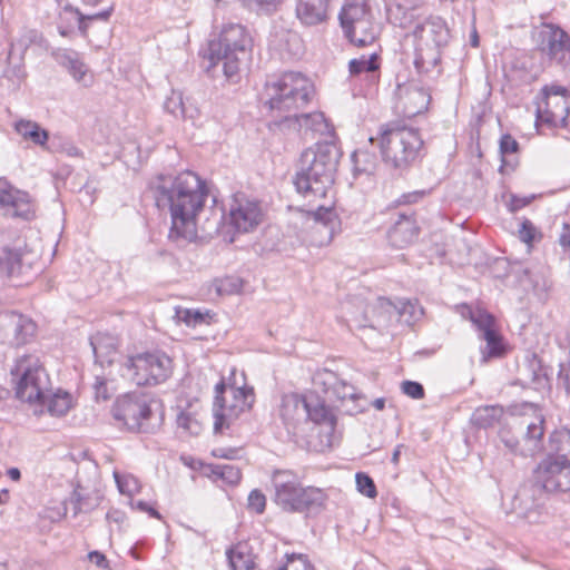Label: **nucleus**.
<instances>
[{
	"label": "nucleus",
	"mask_w": 570,
	"mask_h": 570,
	"mask_svg": "<svg viewBox=\"0 0 570 570\" xmlns=\"http://www.w3.org/2000/svg\"><path fill=\"white\" fill-rule=\"evenodd\" d=\"M14 131L26 141L47 150L49 131L42 128L37 121L19 119L13 124Z\"/></svg>",
	"instance_id": "obj_31"
},
{
	"label": "nucleus",
	"mask_w": 570,
	"mask_h": 570,
	"mask_svg": "<svg viewBox=\"0 0 570 570\" xmlns=\"http://www.w3.org/2000/svg\"><path fill=\"white\" fill-rule=\"evenodd\" d=\"M305 417L320 425L322 431L331 438L335 432L336 416L332 410L318 399H308Z\"/></svg>",
	"instance_id": "obj_27"
},
{
	"label": "nucleus",
	"mask_w": 570,
	"mask_h": 570,
	"mask_svg": "<svg viewBox=\"0 0 570 570\" xmlns=\"http://www.w3.org/2000/svg\"><path fill=\"white\" fill-rule=\"evenodd\" d=\"M70 503L72 504L73 513L88 512L95 508L88 493L81 485H77L71 493Z\"/></svg>",
	"instance_id": "obj_47"
},
{
	"label": "nucleus",
	"mask_w": 570,
	"mask_h": 570,
	"mask_svg": "<svg viewBox=\"0 0 570 570\" xmlns=\"http://www.w3.org/2000/svg\"><path fill=\"white\" fill-rule=\"evenodd\" d=\"M341 153L333 142H317L302 151L294 185L309 202L325 198L334 184Z\"/></svg>",
	"instance_id": "obj_2"
},
{
	"label": "nucleus",
	"mask_w": 570,
	"mask_h": 570,
	"mask_svg": "<svg viewBox=\"0 0 570 570\" xmlns=\"http://www.w3.org/2000/svg\"><path fill=\"white\" fill-rule=\"evenodd\" d=\"M380 303L382 307L393 308L400 321L407 325L415 324L424 314V309L417 299H397L392 303L390 299L382 298Z\"/></svg>",
	"instance_id": "obj_30"
},
{
	"label": "nucleus",
	"mask_w": 570,
	"mask_h": 570,
	"mask_svg": "<svg viewBox=\"0 0 570 570\" xmlns=\"http://www.w3.org/2000/svg\"><path fill=\"white\" fill-rule=\"evenodd\" d=\"M379 147L383 163L400 174L424 156V141L419 129L400 124H386L382 127Z\"/></svg>",
	"instance_id": "obj_5"
},
{
	"label": "nucleus",
	"mask_w": 570,
	"mask_h": 570,
	"mask_svg": "<svg viewBox=\"0 0 570 570\" xmlns=\"http://www.w3.org/2000/svg\"><path fill=\"white\" fill-rule=\"evenodd\" d=\"M518 234H519L520 240L530 245L532 242H534V239L538 235V229L532 224L531 220H529L528 218H523V220L520 224Z\"/></svg>",
	"instance_id": "obj_58"
},
{
	"label": "nucleus",
	"mask_w": 570,
	"mask_h": 570,
	"mask_svg": "<svg viewBox=\"0 0 570 570\" xmlns=\"http://www.w3.org/2000/svg\"><path fill=\"white\" fill-rule=\"evenodd\" d=\"M95 360L101 366L111 364L117 353V340L109 334L98 333L90 338Z\"/></svg>",
	"instance_id": "obj_34"
},
{
	"label": "nucleus",
	"mask_w": 570,
	"mask_h": 570,
	"mask_svg": "<svg viewBox=\"0 0 570 570\" xmlns=\"http://www.w3.org/2000/svg\"><path fill=\"white\" fill-rule=\"evenodd\" d=\"M16 383V396L24 402H45L49 393V376L37 354L17 357L10 371Z\"/></svg>",
	"instance_id": "obj_8"
},
{
	"label": "nucleus",
	"mask_w": 570,
	"mask_h": 570,
	"mask_svg": "<svg viewBox=\"0 0 570 570\" xmlns=\"http://www.w3.org/2000/svg\"><path fill=\"white\" fill-rule=\"evenodd\" d=\"M125 375L138 386L165 382L171 374L173 361L163 351L155 350L129 356L124 363Z\"/></svg>",
	"instance_id": "obj_12"
},
{
	"label": "nucleus",
	"mask_w": 570,
	"mask_h": 570,
	"mask_svg": "<svg viewBox=\"0 0 570 570\" xmlns=\"http://www.w3.org/2000/svg\"><path fill=\"white\" fill-rule=\"evenodd\" d=\"M209 317L208 312H202L200 309L195 308H184L180 306L175 307L174 318L189 327H196L197 325L208 323L207 318Z\"/></svg>",
	"instance_id": "obj_42"
},
{
	"label": "nucleus",
	"mask_w": 570,
	"mask_h": 570,
	"mask_svg": "<svg viewBox=\"0 0 570 570\" xmlns=\"http://www.w3.org/2000/svg\"><path fill=\"white\" fill-rule=\"evenodd\" d=\"M51 56L58 65L68 70L77 82L85 81L88 69L81 61L79 52L72 49L58 48L51 52Z\"/></svg>",
	"instance_id": "obj_29"
},
{
	"label": "nucleus",
	"mask_w": 570,
	"mask_h": 570,
	"mask_svg": "<svg viewBox=\"0 0 570 570\" xmlns=\"http://www.w3.org/2000/svg\"><path fill=\"white\" fill-rule=\"evenodd\" d=\"M277 570H314V566L306 554L286 553L285 562Z\"/></svg>",
	"instance_id": "obj_48"
},
{
	"label": "nucleus",
	"mask_w": 570,
	"mask_h": 570,
	"mask_svg": "<svg viewBox=\"0 0 570 570\" xmlns=\"http://www.w3.org/2000/svg\"><path fill=\"white\" fill-rule=\"evenodd\" d=\"M176 423L178 428L188 431L191 434H197L199 432V424L195 417L191 416L190 413L181 411L176 419Z\"/></svg>",
	"instance_id": "obj_59"
},
{
	"label": "nucleus",
	"mask_w": 570,
	"mask_h": 570,
	"mask_svg": "<svg viewBox=\"0 0 570 570\" xmlns=\"http://www.w3.org/2000/svg\"><path fill=\"white\" fill-rule=\"evenodd\" d=\"M415 40L414 66L419 72H429L441 60V49L450 39L446 22L438 16L416 21L412 31Z\"/></svg>",
	"instance_id": "obj_7"
},
{
	"label": "nucleus",
	"mask_w": 570,
	"mask_h": 570,
	"mask_svg": "<svg viewBox=\"0 0 570 570\" xmlns=\"http://www.w3.org/2000/svg\"><path fill=\"white\" fill-rule=\"evenodd\" d=\"M482 338L487 342V354L490 357H497L502 355V338L495 330L488 331L487 334L482 335Z\"/></svg>",
	"instance_id": "obj_53"
},
{
	"label": "nucleus",
	"mask_w": 570,
	"mask_h": 570,
	"mask_svg": "<svg viewBox=\"0 0 570 570\" xmlns=\"http://www.w3.org/2000/svg\"><path fill=\"white\" fill-rule=\"evenodd\" d=\"M151 188L157 207H167L170 212L169 239L177 243L195 239L196 216L203 209L208 195L205 181L197 174L185 170L176 176H157Z\"/></svg>",
	"instance_id": "obj_1"
},
{
	"label": "nucleus",
	"mask_w": 570,
	"mask_h": 570,
	"mask_svg": "<svg viewBox=\"0 0 570 570\" xmlns=\"http://www.w3.org/2000/svg\"><path fill=\"white\" fill-rule=\"evenodd\" d=\"M225 219L228 228L238 234H246L255 230L263 220V212L258 202L249 199L244 194H237L233 197L228 215L222 212L217 223Z\"/></svg>",
	"instance_id": "obj_15"
},
{
	"label": "nucleus",
	"mask_w": 570,
	"mask_h": 570,
	"mask_svg": "<svg viewBox=\"0 0 570 570\" xmlns=\"http://www.w3.org/2000/svg\"><path fill=\"white\" fill-rule=\"evenodd\" d=\"M520 425L525 428L522 443L508 429H501L499 439L504 446L513 454L522 456H534L541 453L544 435V416L534 404L525 403Z\"/></svg>",
	"instance_id": "obj_10"
},
{
	"label": "nucleus",
	"mask_w": 570,
	"mask_h": 570,
	"mask_svg": "<svg viewBox=\"0 0 570 570\" xmlns=\"http://www.w3.org/2000/svg\"><path fill=\"white\" fill-rule=\"evenodd\" d=\"M88 559L91 563L96 564L99 569H108L109 568V561L106 558V556L98 551L94 550L88 553Z\"/></svg>",
	"instance_id": "obj_64"
},
{
	"label": "nucleus",
	"mask_w": 570,
	"mask_h": 570,
	"mask_svg": "<svg viewBox=\"0 0 570 570\" xmlns=\"http://www.w3.org/2000/svg\"><path fill=\"white\" fill-rule=\"evenodd\" d=\"M314 95L315 88L309 78L302 72L286 71L267 78L259 100L269 111L291 121Z\"/></svg>",
	"instance_id": "obj_3"
},
{
	"label": "nucleus",
	"mask_w": 570,
	"mask_h": 570,
	"mask_svg": "<svg viewBox=\"0 0 570 570\" xmlns=\"http://www.w3.org/2000/svg\"><path fill=\"white\" fill-rule=\"evenodd\" d=\"M353 170L355 175H372L377 165L376 156L366 150L357 149L352 154Z\"/></svg>",
	"instance_id": "obj_40"
},
{
	"label": "nucleus",
	"mask_w": 570,
	"mask_h": 570,
	"mask_svg": "<svg viewBox=\"0 0 570 570\" xmlns=\"http://www.w3.org/2000/svg\"><path fill=\"white\" fill-rule=\"evenodd\" d=\"M37 255L21 247L0 243V273L8 276L26 275L33 268Z\"/></svg>",
	"instance_id": "obj_19"
},
{
	"label": "nucleus",
	"mask_w": 570,
	"mask_h": 570,
	"mask_svg": "<svg viewBox=\"0 0 570 570\" xmlns=\"http://www.w3.org/2000/svg\"><path fill=\"white\" fill-rule=\"evenodd\" d=\"M333 392L340 400H356L358 397V394L356 393V389L343 381H336L333 383Z\"/></svg>",
	"instance_id": "obj_57"
},
{
	"label": "nucleus",
	"mask_w": 570,
	"mask_h": 570,
	"mask_svg": "<svg viewBox=\"0 0 570 570\" xmlns=\"http://www.w3.org/2000/svg\"><path fill=\"white\" fill-rule=\"evenodd\" d=\"M542 452L547 454L546 458L570 460V430L561 428L551 432L548 441H543Z\"/></svg>",
	"instance_id": "obj_28"
},
{
	"label": "nucleus",
	"mask_w": 570,
	"mask_h": 570,
	"mask_svg": "<svg viewBox=\"0 0 570 570\" xmlns=\"http://www.w3.org/2000/svg\"><path fill=\"white\" fill-rule=\"evenodd\" d=\"M165 108L173 115L177 116L178 112H180L181 115L185 114V110H184V104H183V100H181V96L180 95H177V97L175 96V94L173 95V97H170L166 102H165Z\"/></svg>",
	"instance_id": "obj_62"
},
{
	"label": "nucleus",
	"mask_w": 570,
	"mask_h": 570,
	"mask_svg": "<svg viewBox=\"0 0 570 570\" xmlns=\"http://www.w3.org/2000/svg\"><path fill=\"white\" fill-rule=\"evenodd\" d=\"M419 235V226L414 214L410 210L400 213L397 219L387 232V239L392 247L404 248L412 244Z\"/></svg>",
	"instance_id": "obj_22"
},
{
	"label": "nucleus",
	"mask_w": 570,
	"mask_h": 570,
	"mask_svg": "<svg viewBox=\"0 0 570 570\" xmlns=\"http://www.w3.org/2000/svg\"><path fill=\"white\" fill-rule=\"evenodd\" d=\"M464 311L469 312V320L481 332V335L487 334L488 331H494V317L483 309H472L470 306H464Z\"/></svg>",
	"instance_id": "obj_44"
},
{
	"label": "nucleus",
	"mask_w": 570,
	"mask_h": 570,
	"mask_svg": "<svg viewBox=\"0 0 570 570\" xmlns=\"http://www.w3.org/2000/svg\"><path fill=\"white\" fill-rule=\"evenodd\" d=\"M31 46H38L40 48L47 47V41L43 38L42 33L36 29H27L24 30L20 37L11 43V49L9 51V59H13L14 52L18 51L20 56V60L24 59L26 51Z\"/></svg>",
	"instance_id": "obj_37"
},
{
	"label": "nucleus",
	"mask_w": 570,
	"mask_h": 570,
	"mask_svg": "<svg viewBox=\"0 0 570 570\" xmlns=\"http://www.w3.org/2000/svg\"><path fill=\"white\" fill-rule=\"evenodd\" d=\"M401 390L405 395L414 400H421L424 397V387L419 382L404 381L401 385Z\"/></svg>",
	"instance_id": "obj_60"
},
{
	"label": "nucleus",
	"mask_w": 570,
	"mask_h": 570,
	"mask_svg": "<svg viewBox=\"0 0 570 570\" xmlns=\"http://www.w3.org/2000/svg\"><path fill=\"white\" fill-rule=\"evenodd\" d=\"M212 474L230 485L237 484L242 479L239 468L234 464H215L212 466Z\"/></svg>",
	"instance_id": "obj_45"
},
{
	"label": "nucleus",
	"mask_w": 570,
	"mask_h": 570,
	"mask_svg": "<svg viewBox=\"0 0 570 570\" xmlns=\"http://www.w3.org/2000/svg\"><path fill=\"white\" fill-rule=\"evenodd\" d=\"M114 478L121 494L131 497L139 491L140 484L136 476L115 472Z\"/></svg>",
	"instance_id": "obj_50"
},
{
	"label": "nucleus",
	"mask_w": 570,
	"mask_h": 570,
	"mask_svg": "<svg viewBox=\"0 0 570 570\" xmlns=\"http://www.w3.org/2000/svg\"><path fill=\"white\" fill-rule=\"evenodd\" d=\"M242 4L250 11L256 13H271L273 12L279 0H239Z\"/></svg>",
	"instance_id": "obj_54"
},
{
	"label": "nucleus",
	"mask_w": 570,
	"mask_h": 570,
	"mask_svg": "<svg viewBox=\"0 0 570 570\" xmlns=\"http://www.w3.org/2000/svg\"><path fill=\"white\" fill-rule=\"evenodd\" d=\"M114 11L115 7L110 3L102 6L97 13L85 12L78 33L89 43H97L100 47L111 37L109 20Z\"/></svg>",
	"instance_id": "obj_18"
},
{
	"label": "nucleus",
	"mask_w": 570,
	"mask_h": 570,
	"mask_svg": "<svg viewBox=\"0 0 570 570\" xmlns=\"http://www.w3.org/2000/svg\"><path fill=\"white\" fill-rule=\"evenodd\" d=\"M247 507L249 510L261 514L266 507V497L261 490H252L248 494Z\"/></svg>",
	"instance_id": "obj_56"
},
{
	"label": "nucleus",
	"mask_w": 570,
	"mask_h": 570,
	"mask_svg": "<svg viewBox=\"0 0 570 570\" xmlns=\"http://www.w3.org/2000/svg\"><path fill=\"white\" fill-rule=\"evenodd\" d=\"M156 403L148 394L130 392L115 401L111 413L119 426L130 432L150 433L154 430L150 423L153 405Z\"/></svg>",
	"instance_id": "obj_11"
},
{
	"label": "nucleus",
	"mask_w": 570,
	"mask_h": 570,
	"mask_svg": "<svg viewBox=\"0 0 570 570\" xmlns=\"http://www.w3.org/2000/svg\"><path fill=\"white\" fill-rule=\"evenodd\" d=\"M518 149L519 142L510 134H504L501 136L499 141V150L502 156L501 168L505 165L504 156L514 154L518 151Z\"/></svg>",
	"instance_id": "obj_55"
},
{
	"label": "nucleus",
	"mask_w": 570,
	"mask_h": 570,
	"mask_svg": "<svg viewBox=\"0 0 570 570\" xmlns=\"http://www.w3.org/2000/svg\"><path fill=\"white\" fill-rule=\"evenodd\" d=\"M535 39L543 55L570 70V36L564 29L552 22H543Z\"/></svg>",
	"instance_id": "obj_16"
},
{
	"label": "nucleus",
	"mask_w": 570,
	"mask_h": 570,
	"mask_svg": "<svg viewBox=\"0 0 570 570\" xmlns=\"http://www.w3.org/2000/svg\"><path fill=\"white\" fill-rule=\"evenodd\" d=\"M71 406L70 395L65 393H56L51 396L48 403V411L53 416L65 415Z\"/></svg>",
	"instance_id": "obj_49"
},
{
	"label": "nucleus",
	"mask_w": 570,
	"mask_h": 570,
	"mask_svg": "<svg viewBox=\"0 0 570 570\" xmlns=\"http://www.w3.org/2000/svg\"><path fill=\"white\" fill-rule=\"evenodd\" d=\"M569 112L570 97L543 99V105H539L537 108V121H542L553 127H564Z\"/></svg>",
	"instance_id": "obj_23"
},
{
	"label": "nucleus",
	"mask_w": 570,
	"mask_h": 570,
	"mask_svg": "<svg viewBox=\"0 0 570 570\" xmlns=\"http://www.w3.org/2000/svg\"><path fill=\"white\" fill-rule=\"evenodd\" d=\"M543 99H552V97H569L567 88L562 86H546L542 88Z\"/></svg>",
	"instance_id": "obj_63"
},
{
	"label": "nucleus",
	"mask_w": 570,
	"mask_h": 570,
	"mask_svg": "<svg viewBox=\"0 0 570 570\" xmlns=\"http://www.w3.org/2000/svg\"><path fill=\"white\" fill-rule=\"evenodd\" d=\"M330 0H297L296 17L305 26H317L328 18Z\"/></svg>",
	"instance_id": "obj_26"
},
{
	"label": "nucleus",
	"mask_w": 570,
	"mask_h": 570,
	"mask_svg": "<svg viewBox=\"0 0 570 570\" xmlns=\"http://www.w3.org/2000/svg\"><path fill=\"white\" fill-rule=\"evenodd\" d=\"M26 77L27 71L23 60H20V56L18 57V61L16 63H12V59L8 58V66L2 73V79L9 81V89L18 90Z\"/></svg>",
	"instance_id": "obj_41"
},
{
	"label": "nucleus",
	"mask_w": 570,
	"mask_h": 570,
	"mask_svg": "<svg viewBox=\"0 0 570 570\" xmlns=\"http://www.w3.org/2000/svg\"><path fill=\"white\" fill-rule=\"evenodd\" d=\"M95 397L97 401H106L110 397L107 381L105 377L97 376L94 384Z\"/></svg>",
	"instance_id": "obj_61"
},
{
	"label": "nucleus",
	"mask_w": 570,
	"mask_h": 570,
	"mask_svg": "<svg viewBox=\"0 0 570 570\" xmlns=\"http://www.w3.org/2000/svg\"><path fill=\"white\" fill-rule=\"evenodd\" d=\"M9 320L13 341L17 345L26 344L35 336L37 325L31 318L22 314L11 313Z\"/></svg>",
	"instance_id": "obj_36"
},
{
	"label": "nucleus",
	"mask_w": 570,
	"mask_h": 570,
	"mask_svg": "<svg viewBox=\"0 0 570 570\" xmlns=\"http://www.w3.org/2000/svg\"><path fill=\"white\" fill-rule=\"evenodd\" d=\"M281 41L283 42L284 49L294 58H298L304 52L303 41L296 32H285Z\"/></svg>",
	"instance_id": "obj_51"
},
{
	"label": "nucleus",
	"mask_w": 570,
	"mask_h": 570,
	"mask_svg": "<svg viewBox=\"0 0 570 570\" xmlns=\"http://www.w3.org/2000/svg\"><path fill=\"white\" fill-rule=\"evenodd\" d=\"M232 570H253L255 562L246 544H236L226 552Z\"/></svg>",
	"instance_id": "obj_39"
},
{
	"label": "nucleus",
	"mask_w": 570,
	"mask_h": 570,
	"mask_svg": "<svg viewBox=\"0 0 570 570\" xmlns=\"http://www.w3.org/2000/svg\"><path fill=\"white\" fill-rule=\"evenodd\" d=\"M83 13L71 4H65L58 13L57 29L60 36L72 38L76 31L79 32V24L83 19Z\"/></svg>",
	"instance_id": "obj_35"
},
{
	"label": "nucleus",
	"mask_w": 570,
	"mask_h": 570,
	"mask_svg": "<svg viewBox=\"0 0 570 570\" xmlns=\"http://www.w3.org/2000/svg\"><path fill=\"white\" fill-rule=\"evenodd\" d=\"M543 491L537 481L532 484L521 485L512 498L511 511L518 517L529 519L530 514L539 507L538 495Z\"/></svg>",
	"instance_id": "obj_24"
},
{
	"label": "nucleus",
	"mask_w": 570,
	"mask_h": 570,
	"mask_svg": "<svg viewBox=\"0 0 570 570\" xmlns=\"http://www.w3.org/2000/svg\"><path fill=\"white\" fill-rule=\"evenodd\" d=\"M504 410L501 405H484L475 409L470 422L478 429H488L497 424L502 417Z\"/></svg>",
	"instance_id": "obj_38"
},
{
	"label": "nucleus",
	"mask_w": 570,
	"mask_h": 570,
	"mask_svg": "<svg viewBox=\"0 0 570 570\" xmlns=\"http://www.w3.org/2000/svg\"><path fill=\"white\" fill-rule=\"evenodd\" d=\"M273 502L286 513L318 514L324 510L327 494L321 488L303 485L293 470L275 469L271 474Z\"/></svg>",
	"instance_id": "obj_4"
},
{
	"label": "nucleus",
	"mask_w": 570,
	"mask_h": 570,
	"mask_svg": "<svg viewBox=\"0 0 570 570\" xmlns=\"http://www.w3.org/2000/svg\"><path fill=\"white\" fill-rule=\"evenodd\" d=\"M338 19L345 37L354 46L365 47L376 39L377 29L372 21L370 9L364 2L345 4Z\"/></svg>",
	"instance_id": "obj_13"
},
{
	"label": "nucleus",
	"mask_w": 570,
	"mask_h": 570,
	"mask_svg": "<svg viewBox=\"0 0 570 570\" xmlns=\"http://www.w3.org/2000/svg\"><path fill=\"white\" fill-rule=\"evenodd\" d=\"M396 97V108L406 118L425 112L431 102V95L428 90L414 83L397 86Z\"/></svg>",
	"instance_id": "obj_20"
},
{
	"label": "nucleus",
	"mask_w": 570,
	"mask_h": 570,
	"mask_svg": "<svg viewBox=\"0 0 570 570\" xmlns=\"http://www.w3.org/2000/svg\"><path fill=\"white\" fill-rule=\"evenodd\" d=\"M306 397L298 393H287L282 396L279 414L286 424L294 423L305 417Z\"/></svg>",
	"instance_id": "obj_32"
},
{
	"label": "nucleus",
	"mask_w": 570,
	"mask_h": 570,
	"mask_svg": "<svg viewBox=\"0 0 570 570\" xmlns=\"http://www.w3.org/2000/svg\"><path fill=\"white\" fill-rule=\"evenodd\" d=\"M355 481L356 489L360 493L370 499H373L377 495L375 483L368 474L364 472H357L355 475Z\"/></svg>",
	"instance_id": "obj_52"
},
{
	"label": "nucleus",
	"mask_w": 570,
	"mask_h": 570,
	"mask_svg": "<svg viewBox=\"0 0 570 570\" xmlns=\"http://www.w3.org/2000/svg\"><path fill=\"white\" fill-rule=\"evenodd\" d=\"M298 126L299 129L312 131L322 136H332L334 128L327 121L323 112L315 111L308 114H295L291 120Z\"/></svg>",
	"instance_id": "obj_33"
},
{
	"label": "nucleus",
	"mask_w": 570,
	"mask_h": 570,
	"mask_svg": "<svg viewBox=\"0 0 570 570\" xmlns=\"http://www.w3.org/2000/svg\"><path fill=\"white\" fill-rule=\"evenodd\" d=\"M534 480L544 492L570 491V460L544 458L534 471Z\"/></svg>",
	"instance_id": "obj_17"
},
{
	"label": "nucleus",
	"mask_w": 570,
	"mask_h": 570,
	"mask_svg": "<svg viewBox=\"0 0 570 570\" xmlns=\"http://www.w3.org/2000/svg\"><path fill=\"white\" fill-rule=\"evenodd\" d=\"M27 199L28 195L26 193H21L10 186L7 181L0 180V205L11 207L12 210H14Z\"/></svg>",
	"instance_id": "obj_43"
},
{
	"label": "nucleus",
	"mask_w": 570,
	"mask_h": 570,
	"mask_svg": "<svg viewBox=\"0 0 570 570\" xmlns=\"http://www.w3.org/2000/svg\"><path fill=\"white\" fill-rule=\"evenodd\" d=\"M305 225L308 243L316 247H323L332 242L340 229L341 220L331 204H321L306 213Z\"/></svg>",
	"instance_id": "obj_14"
},
{
	"label": "nucleus",
	"mask_w": 570,
	"mask_h": 570,
	"mask_svg": "<svg viewBox=\"0 0 570 570\" xmlns=\"http://www.w3.org/2000/svg\"><path fill=\"white\" fill-rule=\"evenodd\" d=\"M380 68L381 58L376 52L368 56L362 55L358 58H354L348 62V72L352 78L361 77L364 75V79L370 86H376L380 80Z\"/></svg>",
	"instance_id": "obj_25"
},
{
	"label": "nucleus",
	"mask_w": 570,
	"mask_h": 570,
	"mask_svg": "<svg viewBox=\"0 0 570 570\" xmlns=\"http://www.w3.org/2000/svg\"><path fill=\"white\" fill-rule=\"evenodd\" d=\"M250 45V38L245 27L239 23H227L223 27L218 39L208 43L209 66L207 71L213 76L220 67L228 81L236 82L240 70V63Z\"/></svg>",
	"instance_id": "obj_6"
},
{
	"label": "nucleus",
	"mask_w": 570,
	"mask_h": 570,
	"mask_svg": "<svg viewBox=\"0 0 570 570\" xmlns=\"http://www.w3.org/2000/svg\"><path fill=\"white\" fill-rule=\"evenodd\" d=\"M47 150L51 153H61L67 157L81 158L83 153L68 138L53 137Z\"/></svg>",
	"instance_id": "obj_46"
},
{
	"label": "nucleus",
	"mask_w": 570,
	"mask_h": 570,
	"mask_svg": "<svg viewBox=\"0 0 570 570\" xmlns=\"http://www.w3.org/2000/svg\"><path fill=\"white\" fill-rule=\"evenodd\" d=\"M255 402L254 389L244 384L236 387L234 384L227 386L224 380L215 385L213 403L214 431L220 433L225 428L239 417L244 412L252 409Z\"/></svg>",
	"instance_id": "obj_9"
},
{
	"label": "nucleus",
	"mask_w": 570,
	"mask_h": 570,
	"mask_svg": "<svg viewBox=\"0 0 570 570\" xmlns=\"http://www.w3.org/2000/svg\"><path fill=\"white\" fill-rule=\"evenodd\" d=\"M424 0H389L386 13L389 21L407 29L422 18Z\"/></svg>",
	"instance_id": "obj_21"
}]
</instances>
